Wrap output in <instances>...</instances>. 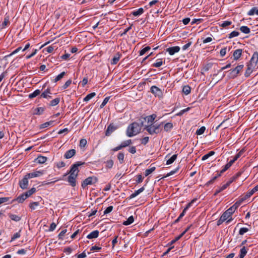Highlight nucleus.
Masks as SVG:
<instances>
[{
  "label": "nucleus",
  "instance_id": "f257e3e1",
  "mask_svg": "<svg viewBox=\"0 0 258 258\" xmlns=\"http://www.w3.org/2000/svg\"><path fill=\"white\" fill-rule=\"evenodd\" d=\"M85 164V162H77L72 165L71 168L69 172L70 174L68 178V181L70 184L74 187L76 185V178L78 175V167Z\"/></svg>",
  "mask_w": 258,
  "mask_h": 258
},
{
  "label": "nucleus",
  "instance_id": "f03ea898",
  "mask_svg": "<svg viewBox=\"0 0 258 258\" xmlns=\"http://www.w3.org/2000/svg\"><path fill=\"white\" fill-rule=\"evenodd\" d=\"M258 68V52H253L252 57L249 61L247 63L246 70L244 76L248 77L253 71H255Z\"/></svg>",
  "mask_w": 258,
  "mask_h": 258
},
{
  "label": "nucleus",
  "instance_id": "7ed1b4c3",
  "mask_svg": "<svg viewBox=\"0 0 258 258\" xmlns=\"http://www.w3.org/2000/svg\"><path fill=\"white\" fill-rule=\"evenodd\" d=\"M144 121L140 119V123L134 122L130 124L126 130V134L128 137H132L138 134L142 128L144 126Z\"/></svg>",
  "mask_w": 258,
  "mask_h": 258
},
{
  "label": "nucleus",
  "instance_id": "20e7f679",
  "mask_svg": "<svg viewBox=\"0 0 258 258\" xmlns=\"http://www.w3.org/2000/svg\"><path fill=\"white\" fill-rule=\"evenodd\" d=\"M163 122L160 124H150L145 126L144 130H146L150 135L158 134L162 131V125Z\"/></svg>",
  "mask_w": 258,
  "mask_h": 258
},
{
  "label": "nucleus",
  "instance_id": "39448f33",
  "mask_svg": "<svg viewBox=\"0 0 258 258\" xmlns=\"http://www.w3.org/2000/svg\"><path fill=\"white\" fill-rule=\"evenodd\" d=\"M244 67L243 64H239L234 69L229 70V77L231 78L234 79L236 78L240 72L242 71Z\"/></svg>",
  "mask_w": 258,
  "mask_h": 258
},
{
  "label": "nucleus",
  "instance_id": "423d86ee",
  "mask_svg": "<svg viewBox=\"0 0 258 258\" xmlns=\"http://www.w3.org/2000/svg\"><path fill=\"white\" fill-rule=\"evenodd\" d=\"M98 181V179L96 177L93 176H90L85 179L83 183H82V186L84 188L88 185H92L96 183Z\"/></svg>",
  "mask_w": 258,
  "mask_h": 258
},
{
  "label": "nucleus",
  "instance_id": "0eeeda50",
  "mask_svg": "<svg viewBox=\"0 0 258 258\" xmlns=\"http://www.w3.org/2000/svg\"><path fill=\"white\" fill-rule=\"evenodd\" d=\"M44 170H35L33 172L27 173V176L30 178H32L37 177H40L44 174Z\"/></svg>",
  "mask_w": 258,
  "mask_h": 258
},
{
  "label": "nucleus",
  "instance_id": "6e6552de",
  "mask_svg": "<svg viewBox=\"0 0 258 258\" xmlns=\"http://www.w3.org/2000/svg\"><path fill=\"white\" fill-rule=\"evenodd\" d=\"M30 178L26 174L24 178L19 181V185L20 187L23 189L27 188L28 186V179Z\"/></svg>",
  "mask_w": 258,
  "mask_h": 258
},
{
  "label": "nucleus",
  "instance_id": "1a4fd4ad",
  "mask_svg": "<svg viewBox=\"0 0 258 258\" xmlns=\"http://www.w3.org/2000/svg\"><path fill=\"white\" fill-rule=\"evenodd\" d=\"M180 48L179 46H176L171 47L166 49V52H168L170 55H174L175 53H177L179 51Z\"/></svg>",
  "mask_w": 258,
  "mask_h": 258
},
{
  "label": "nucleus",
  "instance_id": "9d476101",
  "mask_svg": "<svg viewBox=\"0 0 258 258\" xmlns=\"http://www.w3.org/2000/svg\"><path fill=\"white\" fill-rule=\"evenodd\" d=\"M151 92L157 96H161L162 94L161 90L155 86H153L151 87Z\"/></svg>",
  "mask_w": 258,
  "mask_h": 258
},
{
  "label": "nucleus",
  "instance_id": "9b49d317",
  "mask_svg": "<svg viewBox=\"0 0 258 258\" xmlns=\"http://www.w3.org/2000/svg\"><path fill=\"white\" fill-rule=\"evenodd\" d=\"M197 200V199H194L192 200L190 202H189L186 206L184 208L182 212L180 213V215L179 216V218H182L185 215L186 211L188 209H189L192 205V204L195 203Z\"/></svg>",
  "mask_w": 258,
  "mask_h": 258
},
{
  "label": "nucleus",
  "instance_id": "f8f14e48",
  "mask_svg": "<svg viewBox=\"0 0 258 258\" xmlns=\"http://www.w3.org/2000/svg\"><path fill=\"white\" fill-rule=\"evenodd\" d=\"M156 117H157L156 114H153L152 115H149V116H147L144 117L143 118L144 119L143 121H144V120L145 121L147 120L148 124H154V120H155V118H156Z\"/></svg>",
  "mask_w": 258,
  "mask_h": 258
},
{
  "label": "nucleus",
  "instance_id": "ddd939ff",
  "mask_svg": "<svg viewBox=\"0 0 258 258\" xmlns=\"http://www.w3.org/2000/svg\"><path fill=\"white\" fill-rule=\"evenodd\" d=\"M242 52V49H236L233 53V59L234 60H238L240 57L241 56Z\"/></svg>",
  "mask_w": 258,
  "mask_h": 258
},
{
  "label": "nucleus",
  "instance_id": "4468645a",
  "mask_svg": "<svg viewBox=\"0 0 258 258\" xmlns=\"http://www.w3.org/2000/svg\"><path fill=\"white\" fill-rule=\"evenodd\" d=\"M76 151L75 149H71L67 151L64 154V158L66 159H70L75 155Z\"/></svg>",
  "mask_w": 258,
  "mask_h": 258
},
{
  "label": "nucleus",
  "instance_id": "2eb2a0df",
  "mask_svg": "<svg viewBox=\"0 0 258 258\" xmlns=\"http://www.w3.org/2000/svg\"><path fill=\"white\" fill-rule=\"evenodd\" d=\"M8 216L11 220L15 222H19L22 219V216L11 213L8 214Z\"/></svg>",
  "mask_w": 258,
  "mask_h": 258
},
{
  "label": "nucleus",
  "instance_id": "dca6fc26",
  "mask_svg": "<svg viewBox=\"0 0 258 258\" xmlns=\"http://www.w3.org/2000/svg\"><path fill=\"white\" fill-rule=\"evenodd\" d=\"M231 215L226 211L221 216L222 218L225 220H227L226 223H229L232 220V218L231 217Z\"/></svg>",
  "mask_w": 258,
  "mask_h": 258
},
{
  "label": "nucleus",
  "instance_id": "f3484780",
  "mask_svg": "<svg viewBox=\"0 0 258 258\" xmlns=\"http://www.w3.org/2000/svg\"><path fill=\"white\" fill-rule=\"evenodd\" d=\"M121 56V54L117 52L113 57L112 59L111 60V64H116L119 60L120 58V57Z\"/></svg>",
  "mask_w": 258,
  "mask_h": 258
},
{
  "label": "nucleus",
  "instance_id": "a211bd4d",
  "mask_svg": "<svg viewBox=\"0 0 258 258\" xmlns=\"http://www.w3.org/2000/svg\"><path fill=\"white\" fill-rule=\"evenodd\" d=\"M116 129V127L113 125L111 124H109L106 131L105 135L107 136H110Z\"/></svg>",
  "mask_w": 258,
  "mask_h": 258
},
{
  "label": "nucleus",
  "instance_id": "6ab92c4d",
  "mask_svg": "<svg viewBox=\"0 0 258 258\" xmlns=\"http://www.w3.org/2000/svg\"><path fill=\"white\" fill-rule=\"evenodd\" d=\"M99 233V232L98 230H94L87 236V238L89 239L96 238L98 237Z\"/></svg>",
  "mask_w": 258,
  "mask_h": 258
},
{
  "label": "nucleus",
  "instance_id": "aec40b11",
  "mask_svg": "<svg viewBox=\"0 0 258 258\" xmlns=\"http://www.w3.org/2000/svg\"><path fill=\"white\" fill-rule=\"evenodd\" d=\"M144 190H145L144 187H142L141 188H140V189H138L137 190L135 191V192L134 193L130 195V196L129 197V199H132L135 198L138 195H139Z\"/></svg>",
  "mask_w": 258,
  "mask_h": 258
},
{
  "label": "nucleus",
  "instance_id": "412c9836",
  "mask_svg": "<svg viewBox=\"0 0 258 258\" xmlns=\"http://www.w3.org/2000/svg\"><path fill=\"white\" fill-rule=\"evenodd\" d=\"M51 94L50 92V89L47 88L46 90H45L41 94L40 97L44 98H48L50 99L51 98V96L48 95V94Z\"/></svg>",
  "mask_w": 258,
  "mask_h": 258
},
{
  "label": "nucleus",
  "instance_id": "4be33fe9",
  "mask_svg": "<svg viewBox=\"0 0 258 258\" xmlns=\"http://www.w3.org/2000/svg\"><path fill=\"white\" fill-rule=\"evenodd\" d=\"M47 158L43 156H38L35 159L37 163L39 164H43L47 161Z\"/></svg>",
  "mask_w": 258,
  "mask_h": 258
},
{
  "label": "nucleus",
  "instance_id": "5701e85b",
  "mask_svg": "<svg viewBox=\"0 0 258 258\" xmlns=\"http://www.w3.org/2000/svg\"><path fill=\"white\" fill-rule=\"evenodd\" d=\"M248 248L245 246H243L240 250L239 255V258H244L246 253H247Z\"/></svg>",
  "mask_w": 258,
  "mask_h": 258
},
{
  "label": "nucleus",
  "instance_id": "b1692460",
  "mask_svg": "<svg viewBox=\"0 0 258 258\" xmlns=\"http://www.w3.org/2000/svg\"><path fill=\"white\" fill-rule=\"evenodd\" d=\"M144 12L143 8H140L137 10L134 11L132 12V14L134 16H138L143 14Z\"/></svg>",
  "mask_w": 258,
  "mask_h": 258
},
{
  "label": "nucleus",
  "instance_id": "393cba45",
  "mask_svg": "<svg viewBox=\"0 0 258 258\" xmlns=\"http://www.w3.org/2000/svg\"><path fill=\"white\" fill-rule=\"evenodd\" d=\"M27 197L25 196V194L23 193L19 196L16 199L13 200V201H16L19 203H23L26 199Z\"/></svg>",
  "mask_w": 258,
  "mask_h": 258
},
{
  "label": "nucleus",
  "instance_id": "a878e982",
  "mask_svg": "<svg viewBox=\"0 0 258 258\" xmlns=\"http://www.w3.org/2000/svg\"><path fill=\"white\" fill-rule=\"evenodd\" d=\"M134 218L133 216H130L126 221L123 222V225L127 226L132 224L134 222Z\"/></svg>",
  "mask_w": 258,
  "mask_h": 258
},
{
  "label": "nucleus",
  "instance_id": "bb28decb",
  "mask_svg": "<svg viewBox=\"0 0 258 258\" xmlns=\"http://www.w3.org/2000/svg\"><path fill=\"white\" fill-rule=\"evenodd\" d=\"M182 91L185 95H188L191 92V88L189 85L184 86Z\"/></svg>",
  "mask_w": 258,
  "mask_h": 258
},
{
  "label": "nucleus",
  "instance_id": "cd10ccee",
  "mask_svg": "<svg viewBox=\"0 0 258 258\" xmlns=\"http://www.w3.org/2000/svg\"><path fill=\"white\" fill-rule=\"evenodd\" d=\"M44 110V109L43 107H37L34 109L33 113L36 115H40L43 112Z\"/></svg>",
  "mask_w": 258,
  "mask_h": 258
},
{
  "label": "nucleus",
  "instance_id": "c85d7f7f",
  "mask_svg": "<svg viewBox=\"0 0 258 258\" xmlns=\"http://www.w3.org/2000/svg\"><path fill=\"white\" fill-rule=\"evenodd\" d=\"M173 128V124L171 122H167L164 126V130L166 132H169Z\"/></svg>",
  "mask_w": 258,
  "mask_h": 258
},
{
  "label": "nucleus",
  "instance_id": "c756f323",
  "mask_svg": "<svg viewBox=\"0 0 258 258\" xmlns=\"http://www.w3.org/2000/svg\"><path fill=\"white\" fill-rule=\"evenodd\" d=\"M36 191V188L32 187L30 190H29L28 191H27L26 192H25L24 193L25 196L27 197L28 198L29 197H30L32 195H33L34 192H35Z\"/></svg>",
  "mask_w": 258,
  "mask_h": 258
},
{
  "label": "nucleus",
  "instance_id": "7c9ffc66",
  "mask_svg": "<svg viewBox=\"0 0 258 258\" xmlns=\"http://www.w3.org/2000/svg\"><path fill=\"white\" fill-rule=\"evenodd\" d=\"M177 157V154H174L173 156H172L169 159H168L166 161V164L169 165L173 163L174 162V161L176 159Z\"/></svg>",
  "mask_w": 258,
  "mask_h": 258
},
{
  "label": "nucleus",
  "instance_id": "2f4dec72",
  "mask_svg": "<svg viewBox=\"0 0 258 258\" xmlns=\"http://www.w3.org/2000/svg\"><path fill=\"white\" fill-rule=\"evenodd\" d=\"M117 159L118 160L120 164H122L124 161V155L122 152H119L117 155Z\"/></svg>",
  "mask_w": 258,
  "mask_h": 258
},
{
  "label": "nucleus",
  "instance_id": "473e14b6",
  "mask_svg": "<svg viewBox=\"0 0 258 258\" xmlns=\"http://www.w3.org/2000/svg\"><path fill=\"white\" fill-rule=\"evenodd\" d=\"M215 152L213 151H210L208 154H205L202 158V160L205 161L208 159L210 157L214 155L215 154Z\"/></svg>",
  "mask_w": 258,
  "mask_h": 258
},
{
  "label": "nucleus",
  "instance_id": "72a5a7b5",
  "mask_svg": "<svg viewBox=\"0 0 258 258\" xmlns=\"http://www.w3.org/2000/svg\"><path fill=\"white\" fill-rule=\"evenodd\" d=\"M240 30L244 34H249L250 32V29L246 26H242L240 28Z\"/></svg>",
  "mask_w": 258,
  "mask_h": 258
},
{
  "label": "nucleus",
  "instance_id": "f704fd0d",
  "mask_svg": "<svg viewBox=\"0 0 258 258\" xmlns=\"http://www.w3.org/2000/svg\"><path fill=\"white\" fill-rule=\"evenodd\" d=\"M227 187V186L225 184L223 185L222 186L218 187L216 189L214 195L216 196L218 195L219 193L225 189Z\"/></svg>",
  "mask_w": 258,
  "mask_h": 258
},
{
  "label": "nucleus",
  "instance_id": "c9c22d12",
  "mask_svg": "<svg viewBox=\"0 0 258 258\" xmlns=\"http://www.w3.org/2000/svg\"><path fill=\"white\" fill-rule=\"evenodd\" d=\"M53 123V121H50L46 122L40 125V128L42 129V128H44L47 127L49 126L52 125Z\"/></svg>",
  "mask_w": 258,
  "mask_h": 258
},
{
  "label": "nucleus",
  "instance_id": "e433bc0d",
  "mask_svg": "<svg viewBox=\"0 0 258 258\" xmlns=\"http://www.w3.org/2000/svg\"><path fill=\"white\" fill-rule=\"evenodd\" d=\"M40 93V91L38 89L35 90L33 93L30 94L29 95V97L31 99L33 98L36 96H37L38 95H39Z\"/></svg>",
  "mask_w": 258,
  "mask_h": 258
},
{
  "label": "nucleus",
  "instance_id": "4c0bfd02",
  "mask_svg": "<svg viewBox=\"0 0 258 258\" xmlns=\"http://www.w3.org/2000/svg\"><path fill=\"white\" fill-rule=\"evenodd\" d=\"M96 95V93L94 92H92L91 93H90L88 94L84 98V101H88L91 99H92L93 97H94Z\"/></svg>",
  "mask_w": 258,
  "mask_h": 258
},
{
  "label": "nucleus",
  "instance_id": "58836bf2",
  "mask_svg": "<svg viewBox=\"0 0 258 258\" xmlns=\"http://www.w3.org/2000/svg\"><path fill=\"white\" fill-rule=\"evenodd\" d=\"M60 102L59 98H56L50 102L49 105L51 106H54L57 105Z\"/></svg>",
  "mask_w": 258,
  "mask_h": 258
},
{
  "label": "nucleus",
  "instance_id": "ea45409f",
  "mask_svg": "<svg viewBox=\"0 0 258 258\" xmlns=\"http://www.w3.org/2000/svg\"><path fill=\"white\" fill-rule=\"evenodd\" d=\"M65 75H66V73L64 72H61L60 74H59L55 77V78L53 80V82L54 83H56L57 81H59L64 77V76Z\"/></svg>",
  "mask_w": 258,
  "mask_h": 258
},
{
  "label": "nucleus",
  "instance_id": "a19ab883",
  "mask_svg": "<svg viewBox=\"0 0 258 258\" xmlns=\"http://www.w3.org/2000/svg\"><path fill=\"white\" fill-rule=\"evenodd\" d=\"M163 64L162 59H158L156 62L152 64L153 67L155 68H159Z\"/></svg>",
  "mask_w": 258,
  "mask_h": 258
},
{
  "label": "nucleus",
  "instance_id": "79ce46f5",
  "mask_svg": "<svg viewBox=\"0 0 258 258\" xmlns=\"http://www.w3.org/2000/svg\"><path fill=\"white\" fill-rule=\"evenodd\" d=\"M132 143V142L131 140H127L122 142L120 145L123 148L126 147L127 146H128Z\"/></svg>",
  "mask_w": 258,
  "mask_h": 258
},
{
  "label": "nucleus",
  "instance_id": "37998d69",
  "mask_svg": "<svg viewBox=\"0 0 258 258\" xmlns=\"http://www.w3.org/2000/svg\"><path fill=\"white\" fill-rule=\"evenodd\" d=\"M155 169V167H152L149 169H146L145 172V175L146 176H148L149 175L151 174L153 171H154Z\"/></svg>",
  "mask_w": 258,
  "mask_h": 258
},
{
  "label": "nucleus",
  "instance_id": "c03bdc74",
  "mask_svg": "<svg viewBox=\"0 0 258 258\" xmlns=\"http://www.w3.org/2000/svg\"><path fill=\"white\" fill-rule=\"evenodd\" d=\"M244 201V199L243 197L241 198L233 205L234 207L237 209Z\"/></svg>",
  "mask_w": 258,
  "mask_h": 258
},
{
  "label": "nucleus",
  "instance_id": "a18cd8bd",
  "mask_svg": "<svg viewBox=\"0 0 258 258\" xmlns=\"http://www.w3.org/2000/svg\"><path fill=\"white\" fill-rule=\"evenodd\" d=\"M105 164V166L106 168H111L113 166L114 162L112 160H109L106 162Z\"/></svg>",
  "mask_w": 258,
  "mask_h": 258
},
{
  "label": "nucleus",
  "instance_id": "49530a36",
  "mask_svg": "<svg viewBox=\"0 0 258 258\" xmlns=\"http://www.w3.org/2000/svg\"><path fill=\"white\" fill-rule=\"evenodd\" d=\"M255 191L253 190V189L247 192L246 195L243 197L244 200H246L247 199L250 198L254 193Z\"/></svg>",
  "mask_w": 258,
  "mask_h": 258
},
{
  "label": "nucleus",
  "instance_id": "de8ad7c7",
  "mask_svg": "<svg viewBox=\"0 0 258 258\" xmlns=\"http://www.w3.org/2000/svg\"><path fill=\"white\" fill-rule=\"evenodd\" d=\"M87 142L86 139H82L80 141L79 146L81 148H84L86 146V145H87Z\"/></svg>",
  "mask_w": 258,
  "mask_h": 258
},
{
  "label": "nucleus",
  "instance_id": "09e8293b",
  "mask_svg": "<svg viewBox=\"0 0 258 258\" xmlns=\"http://www.w3.org/2000/svg\"><path fill=\"white\" fill-rule=\"evenodd\" d=\"M205 130L206 127L205 126H202L196 131V134L198 135H201L204 134Z\"/></svg>",
  "mask_w": 258,
  "mask_h": 258
},
{
  "label": "nucleus",
  "instance_id": "8fccbe9b",
  "mask_svg": "<svg viewBox=\"0 0 258 258\" xmlns=\"http://www.w3.org/2000/svg\"><path fill=\"white\" fill-rule=\"evenodd\" d=\"M239 35V33L238 31H234L229 34L228 38H232L233 37L238 36Z\"/></svg>",
  "mask_w": 258,
  "mask_h": 258
},
{
  "label": "nucleus",
  "instance_id": "3c124183",
  "mask_svg": "<svg viewBox=\"0 0 258 258\" xmlns=\"http://www.w3.org/2000/svg\"><path fill=\"white\" fill-rule=\"evenodd\" d=\"M249 231V229L246 227L241 228L239 231V234L241 235H243Z\"/></svg>",
  "mask_w": 258,
  "mask_h": 258
},
{
  "label": "nucleus",
  "instance_id": "603ef678",
  "mask_svg": "<svg viewBox=\"0 0 258 258\" xmlns=\"http://www.w3.org/2000/svg\"><path fill=\"white\" fill-rule=\"evenodd\" d=\"M190 107H187L185 109H182L180 111H179V112H178L177 113H176V116H181L182 115H183L185 112H187L188 111H189L190 110Z\"/></svg>",
  "mask_w": 258,
  "mask_h": 258
},
{
  "label": "nucleus",
  "instance_id": "864d4df0",
  "mask_svg": "<svg viewBox=\"0 0 258 258\" xmlns=\"http://www.w3.org/2000/svg\"><path fill=\"white\" fill-rule=\"evenodd\" d=\"M20 232H21V230H20L19 232L14 234L11 238V241H13L15 240L16 239L19 238L21 236Z\"/></svg>",
  "mask_w": 258,
  "mask_h": 258
},
{
  "label": "nucleus",
  "instance_id": "5fc2aeb1",
  "mask_svg": "<svg viewBox=\"0 0 258 258\" xmlns=\"http://www.w3.org/2000/svg\"><path fill=\"white\" fill-rule=\"evenodd\" d=\"M151 49V48L149 47V46H146L145 47V48H144L143 49H142L140 51V55H144L146 52H147L148 51H149L150 49Z\"/></svg>",
  "mask_w": 258,
  "mask_h": 258
},
{
  "label": "nucleus",
  "instance_id": "6e6d98bb",
  "mask_svg": "<svg viewBox=\"0 0 258 258\" xmlns=\"http://www.w3.org/2000/svg\"><path fill=\"white\" fill-rule=\"evenodd\" d=\"M232 22L231 21H226L223 22L220 26L222 27L225 28L229 25H230L231 24Z\"/></svg>",
  "mask_w": 258,
  "mask_h": 258
},
{
  "label": "nucleus",
  "instance_id": "4d7b16f0",
  "mask_svg": "<svg viewBox=\"0 0 258 258\" xmlns=\"http://www.w3.org/2000/svg\"><path fill=\"white\" fill-rule=\"evenodd\" d=\"M236 209H236V208L233 205L226 211L232 216L233 213L235 211Z\"/></svg>",
  "mask_w": 258,
  "mask_h": 258
},
{
  "label": "nucleus",
  "instance_id": "13d9d810",
  "mask_svg": "<svg viewBox=\"0 0 258 258\" xmlns=\"http://www.w3.org/2000/svg\"><path fill=\"white\" fill-rule=\"evenodd\" d=\"M72 83V80L71 79L68 80L62 86V89H67Z\"/></svg>",
  "mask_w": 258,
  "mask_h": 258
},
{
  "label": "nucleus",
  "instance_id": "bf43d9fd",
  "mask_svg": "<svg viewBox=\"0 0 258 258\" xmlns=\"http://www.w3.org/2000/svg\"><path fill=\"white\" fill-rule=\"evenodd\" d=\"M113 209V206H110L109 207H108L104 211L103 213L104 215L105 214H108L109 213H110L112 210Z\"/></svg>",
  "mask_w": 258,
  "mask_h": 258
},
{
  "label": "nucleus",
  "instance_id": "052dcab7",
  "mask_svg": "<svg viewBox=\"0 0 258 258\" xmlns=\"http://www.w3.org/2000/svg\"><path fill=\"white\" fill-rule=\"evenodd\" d=\"M109 99V97H107L105 98L102 102L101 104L100 105V108H102L108 102Z\"/></svg>",
  "mask_w": 258,
  "mask_h": 258
},
{
  "label": "nucleus",
  "instance_id": "680f3d73",
  "mask_svg": "<svg viewBox=\"0 0 258 258\" xmlns=\"http://www.w3.org/2000/svg\"><path fill=\"white\" fill-rule=\"evenodd\" d=\"M67 230L64 229L62 230L58 234V237L59 239H62L65 233L67 232Z\"/></svg>",
  "mask_w": 258,
  "mask_h": 258
},
{
  "label": "nucleus",
  "instance_id": "e2e57ef3",
  "mask_svg": "<svg viewBox=\"0 0 258 258\" xmlns=\"http://www.w3.org/2000/svg\"><path fill=\"white\" fill-rule=\"evenodd\" d=\"M10 198L9 197L0 198V205L8 202L10 200Z\"/></svg>",
  "mask_w": 258,
  "mask_h": 258
},
{
  "label": "nucleus",
  "instance_id": "0e129e2a",
  "mask_svg": "<svg viewBox=\"0 0 258 258\" xmlns=\"http://www.w3.org/2000/svg\"><path fill=\"white\" fill-rule=\"evenodd\" d=\"M39 205L38 202H33L30 204L29 207L32 210H34L36 208V207L38 206Z\"/></svg>",
  "mask_w": 258,
  "mask_h": 258
},
{
  "label": "nucleus",
  "instance_id": "69168bd1",
  "mask_svg": "<svg viewBox=\"0 0 258 258\" xmlns=\"http://www.w3.org/2000/svg\"><path fill=\"white\" fill-rule=\"evenodd\" d=\"M149 138L146 137L141 140V144L143 145H146L149 142Z\"/></svg>",
  "mask_w": 258,
  "mask_h": 258
},
{
  "label": "nucleus",
  "instance_id": "338daca9",
  "mask_svg": "<svg viewBox=\"0 0 258 258\" xmlns=\"http://www.w3.org/2000/svg\"><path fill=\"white\" fill-rule=\"evenodd\" d=\"M66 166V163L63 161H59L56 163V166L58 168L63 167Z\"/></svg>",
  "mask_w": 258,
  "mask_h": 258
},
{
  "label": "nucleus",
  "instance_id": "774afa93",
  "mask_svg": "<svg viewBox=\"0 0 258 258\" xmlns=\"http://www.w3.org/2000/svg\"><path fill=\"white\" fill-rule=\"evenodd\" d=\"M244 149L240 150L235 156V160H237L244 153Z\"/></svg>",
  "mask_w": 258,
  "mask_h": 258
}]
</instances>
